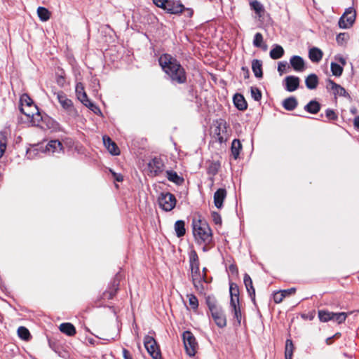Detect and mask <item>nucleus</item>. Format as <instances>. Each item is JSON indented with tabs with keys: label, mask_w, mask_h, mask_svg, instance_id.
I'll use <instances>...</instances> for the list:
<instances>
[{
	"label": "nucleus",
	"mask_w": 359,
	"mask_h": 359,
	"mask_svg": "<svg viewBox=\"0 0 359 359\" xmlns=\"http://www.w3.org/2000/svg\"><path fill=\"white\" fill-rule=\"evenodd\" d=\"M20 107L24 108H34V110H37V107L34 104L33 100L27 94H23L20 97Z\"/></svg>",
	"instance_id": "cd10ccee"
},
{
	"label": "nucleus",
	"mask_w": 359,
	"mask_h": 359,
	"mask_svg": "<svg viewBox=\"0 0 359 359\" xmlns=\"http://www.w3.org/2000/svg\"><path fill=\"white\" fill-rule=\"evenodd\" d=\"M305 84L310 90L316 89L318 84V78L316 74H309L305 79Z\"/></svg>",
	"instance_id": "c85d7f7f"
},
{
	"label": "nucleus",
	"mask_w": 359,
	"mask_h": 359,
	"mask_svg": "<svg viewBox=\"0 0 359 359\" xmlns=\"http://www.w3.org/2000/svg\"><path fill=\"white\" fill-rule=\"evenodd\" d=\"M242 149V144L238 139H234L231 143V151L235 160L239 157L240 152Z\"/></svg>",
	"instance_id": "7c9ffc66"
},
{
	"label": "nucleus",
	"mask_w": 359,
	"mask_h": 359,
	"mask_svg": "<svg viewBox=\"0 0 359 359\" xmlns=\"http://www.w3.org/2000/svg\"><path fill=\"white\" fill-rule=\"evenodd\" d=\"M158 62L172 83L183 84L187 82V72L175 57L165 53L160 56Z\"/></svg>",
	"instance_id": "f257e3e1"
},
{
	"label": "nucleus",
	"mask_w": 359,
	"mask_h": 359,
	"mask_svg": "<svg viewBox=\"0 0 359 359\" xmlns=\"http://www.w3.org/2000/svg\"><path fill=\"white\" fill-rule=\"evenodd\" d=\"M347 316L348 315L346 312H333L332 320L337 322L338 324H341L345 322Z\"/></svg>",
	"instance_id": "a18cd8bd"
},
{
	"label": "nucleus",
	"mask_w": 359,
	"mask_h": 359,
	"mask_svg": "<svg viewBox=\"0 0 359 359\" xmlns=\"http://www.w3.org/2000/svg\"><path fill=\"white\" fill-rule=\"evenodd\" d=\"M290 64L295 72H301L305 69V62L301 56H292L290 59Z\"/></svg>",
	"instance_id": "f3484780"
},
{
	"label": "nucleus",
	"mask_w": 359,
	"mask_h": 359,
	"mask_svg": "<svg viewBox=\"0 0 359 359\" xmlns=\"http://www.w3.org/2000/svg\"><path fill=\"white\" fill-rule=\"evenodd\" d=\"M205 303L208 307L209 311H211L212 310L217 309L219 307L217 304V302L214 296H208L205 297Z\"/></svg>",
	"instance_id": "ea45409f"
},
{
	"label": "nucleus",
	"mask_w": 359,
	"mask_h": 359,
	"mask_svg": "<svg viewBox=\"0 0 359 359\" xmlns=\"http://www.w3.org/2000/svg\"><path fill=\"white\" fill-rule=\"evenodd\" d=\"M37 14L39 19L43 22L48 20L50 16V11L46 8L42 6H39L37 8Z\"/></svg>",
	"instance_id": "4c0bfd02"
},
{
	"label": "nucleus",
	"mask_w": 359,
	"mask_h": 359,
	"mask_svg": "<svg viewBox=\"0 0 359 359\" xmlns=\"http://www.w3.org/2000/svg\"><path fill=\"white\" fill-rule=\"evenodd\" d=\"M192 229L194 238L198 244L208 245L212 243V230L205 220L193 219Z\"/></svg>",
	"instance_id": "f03ea898"
},
{
	"label": "nucleus",
	"mask_w": 359,
	"mask_h": 359,
	"mask_svg": "<svg viewBox=\"0 0 359 359\" xmlns=\"http://www.w3.org/2000/svg\"><path fill=\"white\" fill-rule=\"evenodd\" d=\"M295 292H296V288L295 287H291V288H289V289L281 290V292L283 293V294H284L285 297H287V296L291 295L292 294H294Z\"/></svg>",
	"instance_id": "680f3d73"
},
{
	"label": "nucleus",
	"mask_w": 359,
	"mask_h": 359,
	"mask_svg": "<svg viewBox=\"0 0 359 359\" xmlns=\"http://www.w3.org/2000/svg\"><path fill=\"white\" fill-rule=\"evenodd\" d=\"M86 107L90 109L94 114L100 116H102V113L95 103L90 101V100L87 97V99H82L80 100Z\"/></svg>",
	"instance_id": "2f4dec72"
},
{
	"label": "nucleus",
	"mask_w": 359,
	"mask_h": 359,
	"mask_svg": "<svg viewBox=\"0 0 359 359\" xmlns=\"http://www.w3.org/2000/svg\"><path fill=\"white\" fill-rule=\"evenodd\" d=\"M355 11L353 7H349L345 10V12L339 18V26L343 29L349 28L353 25L355 20Z\"/></svg>",
	"instance_id": "0eeeda50"
},
{
	"label": "nucleus",
	"mask_w": 359,
	"mask_h": 359,
	"mask_svg": "<svg viewBox=\"0 0 359 359\" xmlns=\"http://www.w3.org/2000/svg\"><path fill=\"white\" fill-rule=\"evenodd\" d=\"M301 317L304 319V320H311L313 319L314 318V313L313 312H311V313H302L301 315Z\"/></svg>",
	"instance_id": "338daca9"
},
{
	"label": "nucleus",
	"mask_w": 359,
	"mask_h": 359,
	"mask_svg": "<svg viewBox=\"0 0 359 359\" xmlns=\"http://www.w3.org/2000/svg\"><path fill=\"white\" fill-rule=\"evenodd\" d=\"M18 335L20 339L25 341L29 340L32 337L29 330L24 326H20L18 327Z\"/></svg>",
	"instance_id": "37998d69"
},
{
	"label": "nucleus",
	"mask_w": 359,
	"mask_h": 359,
	"mask_svg": "<svg viewBox=\"0 0 359 359\" xmlns=\"http://www.w3.org/2000/svg\"><path fill=\"white\" fill-rule=\"evenodd\" d=\"M229 292L231 296V299H235L236 302H239V288L236 283H229Z\"/></svg>",
	"instance_id": "e433bc0d"
},
{
	"label": "nucleus",
	"mask_w": 359,
	"mask_h": 359,
	"mask_svg": "<svg viewBox=\"0 0 359 359\" xmlns=\"http://www.w3.org/2000/svg\"><path fill=\"white\" fill-rule=\"evenodd\" d=\"M76 94L79 100L87 99V94L84 90L82 83H77L76 86Z\"/></svg>",
	"instance_id": "de8ad7c7"
},
{
	"label": "nucleus",
	"mask_w": 359,
	"mask_h": 359,
	"mask_svg": "<svg viewBox=\"0 0 359 359\" xmlns=\"http://www.w3.org/2000/svg\"><path fill=\"white\" fill-rule=\"evenodd\" d=\"M123 357L124 359H133V357L130 354V353L129 352V351H128L127 349L126 348H123Z\"/></svg>",
	"instance_id": "774afa93"
},
{
	"label": "nucleus",
	"mask_w": 359,
	"mask_h": 359,
	"mask_svg": "<svg viewBox=\"0 0 359 359\" xmlns=\"http://www.w3.org/2000/svg\"><path fill=\"white\" fill-rule=\"evenodd\" d=\"M284 55L283 48L278 44H275L270 51V57L273 60L282 57Z\"/></svg>",
	"instance_id": "72a5a7b5"
},
{
	"label": "nucleus",
	"mask_w": 359,
	"mask_h": 359,
	"mask_svg": "<svg viewBox=\"0 0 359 359\" xmlns=\"http://www.w3.org/2000/svg\"><path fill=\"white\" fill-rule=\"evenodd\" d=\"M332 315L333 312L325 309L318 310V318L320 321L323 323L332 320Z\"/></svg>",
	"instance_id": "c9c22d12"
},
{
	"label": "nucleus",
	"mask_w": 359,
	"mask_h": 359,
	"mask_svg": "<svg viewBox=\"0 0 359 359\" xmlns=\"http://www.w3.org/2000/svg\"><path fill=\"white\" fill-rule=\"evenodd\" d=\"M235 107L240 111H244L248 107V103L242 94L236 93L233 97Z\"/></svg>",
	"instance_id": "412c9836"
},
{
	"label": "nucleus",
	"mask_w": 359,
	"mask_h": 359,
	"mask_svg": "<svg viewBox=\"0 0 359 359\" xmlns=\"http://www.w3.org/2000/svg\"><path fill=\"white\" fill-rule=\"evenodd\" d=\"M320 104L315 100H311L304 106V110L310 114H316L320 110Z\"/></svg>",
	"instance_id": "a878e982"
},
{
	"label": "nucleus",
	"mask_w": 359,
	"mask_h": 359,
	"mask_svg": "<svg viewBox=\"0 0 359 359\" xmlns=\"http://www.w3.org/2000/svg\"><path fill=\"white\" fill-rule=\"evenodd\" d=\"M226 196V190L224 188L218 189L214 194V204L218 209L223 207V202Z\"/></svg>",
	"instance_id": "a211bd4d"
},
{
	"label": "nucleus",
	"mask_w": 359,
	"mask_h": 359,
	"mask_svg": "<svg viewBox=\"0 0 359 359\" xmlns=\"http://www.w3.org/2000/svg\"><path fill=\"white\" fill-rule=\"evenodd\" d=\"M153 3L161 8H163L165 6V3H168V0H152Z\"/></svg>",
	"instance_id": "e2e57ef3"
},
{
	"label": "nucleus",
	"mask_w": 359,
	"mask_h": 359,
	"mask_svg": "<svg viewBox=\"0 0 359 359\" xmlns=\"http://www.w3.org/2000/svg\"><path fill=\"white\" fill-rule=\"evenodd\" d=\"M175 0H168V3H165V6L163 7V10L168 13V9L172 8Z\"/></svg>",
	"instance_id": "69168bd1"
},
{
	"label": "nucleus",
	"mask_w": 359,
	"mask_h": 359,
	"mask_svg": "<svg viewBox=\"0 0 359 359\" xmlns=\"http://www.w3.org/2000/svg\"><path fill=\"white\" fill-rule=\"evenodd\" d=\"M189 265L191 271V278L200 276L199 259L195 250H191L189 254Z\"/></svg>",
	"instance_id": "4468645a"
},
{
	"label": "nucleus",
	"mask_w": 359,
	"mask_h": 359,
	"mask_svg": "<svg viewBox=\"0 0 359 359\" xmlns=\"http://www.w3.org/2000/svg\"><path fill=\"white\" fill-rule=\"evenodd\" d=\"M144 347L154 359H161V353L156 341L153 337L147 335L144 338Z\"/></svg>",
	"instance_id": "423d86ee"
},
{
	"label": "nucleus",
	"mask_w": 359,
	"mask_h": 359,
	"mask_svg": "<svg viewBox=\"0 0 359 359\" xmlns=\"http://www.w3.org/2000/svg\"><path fill=\"white\" fill-rule=\"evenodd\" d=\"M110 172L112 174L115 181L120 182L123 180V176L121 173H116L112 170H110Z\"/></svg>",
	"instance_id": "bf43d9fd"
},
{
	"label": "nucleus",
	"mask_w": 359,
	"mask_h": 359,
	"mask_svg": "<svg viewBox=\"0 0 359 359\" xmlns=\"http://www.w3.org/2000/svg\"><path fill=\"white\" fill-rule=\"evenodd\" d=\"M182 339L187 354L190 357L194 356L198 345L193 333L189 330L184 331L182 333Z\"/></svg>",
	"instance_id": "20e7f679"
},
{
	"label": "nucleus",
	"mask_w": 359,
	"mask_h": 359,
	"mask_svg": "<svg viewBox=\"0 0 359 359\" xmlns=\"http://www.w3.org/2000/svg\"><path fill=\"white\" fill-rule=\"evenodd\" d=\"M189 303L192 309L196 310L198 307V300L194 294H187Z\"/></svg>",
	"instance_id": "8fccbe9b"
},
{
	"label": "nucleus",
	"mask_w": 359,
	"mask_h": 359,
	"mask_svg": "<svg viewBox=\"0 0 359 359\" xmlns=\"http://www.w3.org/2000/svg\"><path fill=\"white\" fill-rule=\"evenodd\" d=\"M325 116L330 121H337L338 119L337 114L333 109L330 108L325 110Z\"/></svg>",
	"instance_id": "5fc2aeb1"
},
{
	"label": "nucleus",
	"mask_w": 359,
	"mask_h": 359,
	"mask_svg": "<svg viewBox=\"0 0 359 359\" xmlns=\"http://www.w3.org/2000/svg\"><path fill=\"white\" fill-rule=\"evenodd\" d=\"M230 308L231 313L233 314V318L236 320L238 325H240L241 323V311L239 304V302H236L235 299H230Z\"/></svg>",
	"instance_id": "6ab92c4d"
},
{
	"label": "nucleus",
	"mask_w": 359,
	"mask_h": 359,
	"mask_svg": "<svg viewBox=\"0 0 359 359\" xmlns=\"http://www.w3.org/2000/svg\"><path fill=\"white\" fill-rule=\"evenodd\" d=\"M252 69L255 77L258 79L263 77L262 62L261 60L254 59L252 61Z\"/></svg>",
	"instance_id": "b1692460"
},
{
	"label": "nucleus",
	"mask_w": 359,
	"mask_h": 359,
	"mask_svg": "<svg viewBox=\"0 0 359 359\" xmlns=\"http://www.w3.org/2000/svg\"><path fill=\"white\" fill-rule=\"evenodd\" d=\"M175 231L178 238L184 236L186 233L185 222L184 220H177L175 223Z\"/></svg>",
	"instance_id": "473e14b6"
},
{
	"label": "nucleus",
	"mask_w": 359,
	"mask_h": 359,
	"mask_svg": "<svg viewBox=\"0 0 359 359\" xmlns=\"http://www.w3.org/2000/svg\"><path fill=\"white\" fill-rule=\"evenodd\" d=\"M63 149L62 144L57 140H53L48 142L46 145L43 143L34 145L32 149L27 150V156L29 159L34 158L39 153H48L54 154L60 153Z\"/></svg>",
	"instance_id": "7ed1b4c3"
},
{
	"label": "nucleus",
	"mask_w": 359,
	"mask_h": 359,
	"mask_svg": "<svg viewBox=\"0 0 359 359\" xmlns=\"http://www.w3.org/2000/svg\"><path fill=\"white\" fill-rule=\"evenodd\" d=\"M220 168V163L219 162L212 161L211 162L208 168L207 172L208 175H210L211 177H214L218 172Z\"/></svg>",
	"instance_id": "c03bdc74"
},
{
	"label": "nucleus",
	"mask_w": 359,
	"mask_h": 359,
	"mask_svg": "<svg viewBox=\"0 0 359 359\" xmlns=\"http://www.w3.org/2000/svg\"><path fill=\"white\" fill-rule=\"evenodd\" d=\"M185 6L180 2V1H175L172 8L168 9L169 14L180 15L184 12Z\"/></svg>",
	"instance_id": "f704fd0d"
},
{
	"label": "nucleus",
	"mask_w": 359,
	"mask_h": 359,
	"mask_svg": "<svg viewBox=\"0 0 359 359\" xmlns=\"http://www.w3.org/2000/svg\"><path fill=\"white\" fill-rule=\"evenodd\" d=\"M229 271L232 274V275H237L238 273V267L236 264H231L229 266Z\"/></svg>",
	"instance_id": "0e129e2a"
},
{
	"label": "nucleus",
	"mask_w": 359,
	"mask_h": 359,
	"mask_svg": "<svg viewBox=\"0 0 359 359\" xmlns=\"http://www.w3.org/2000/svg\"><path fill=\"white\" fill-rule=\"evenodd\" d=\"M20 111L25 114L28 118H34V116L36 115V118H39L41 116L40 113L39 112V110H34V108H24L20 107Z\"/></svg>",
	"instance_id": "a19ab883"
},
{
	"label": "nucleus",
	"mask_w": 359,
	"mask_h": 359,
	"mask_svg": "<svg viewBox=\"0 0 359 359\" xmlns=\"http://www.w3.org/2000/svg\"><path fill=\"white\" fill-rule=\"evenodd\" d=\"M250 93L255 101L259 102L261 100L262 94L261 90L257 87L252 86L250 88Z\"/></svg>",
	"instance_id": "09e8293b"
},
{
	"label": "nucleus",
	"mask_w": 359,
	"mask_h": 359,
	"mask_svg": "<svg viewBox=\"0 0 359 359\" xmlns=\"http://www.w3.org/2000/svg\"><path fill=\"white\" fill-rule=\"evenodd\" d=\"M192 283L196 288V290L200 292H202L205 290L204 285L203 284V281L196 280V277H192Z\"/></svg>",
	"instance_id": "864d4df0"
},
{
	"label": "nucleus",
	"mask_w": 359,
	"mask_h": 359,
	"mask_svg": "<svg viewBox=\"0 0 359 359\" xmlns=\"http://www.w3.org/2000/svg\"><path fill=\"white\" fill-rule=\"evenodd\" d=\"M323 55V51L317 47H313L309 50V57L313 62H319L322 60Z\"/></svg>",
	"instance_id": "4be33fe9"
},
{
	"label": "nucleus",
	"mask_w": 359,
	"mask_h": 359,
	"mask_svg": "<svg viewBox=\"0 0 359 359\" xmlns=\"http://www.w3.org/2000/svg\"><path fill=\"white\" fill-rule=\"evenodd\" d=\"M7 146V137L5 133L0 132V158L3 156Z\"/></svg>",
	"instance_id": "49530a36"
},
{
	"label": "nucleus",
	"mask_w": 359,
	"mask_h": 359,
	"mask_svg": "<svg viewBox=\"0 0 359 359\" xmlns=\"http://www.w3.org/2000/svg\"><path fill=\"white\" fill-rule=\"evenodd\" d=\"M326 82L327 90L329 92H332L335 97L339 95L348 99L351 98L349 93L346 90V89L339 84L335 83L333 80L327 79Z\"/></svg>",
	"instance_id": "1a4fd4ad"
},
{
	"label": "nucleus",
	"mask_w": 359,
	"mask_h": 359,
	"mask_svg": "<svg viewBox=\"0 0 359 359\" xmlns=\"http://www.w3.org/2000/svg\"><path fill=\"white\" fill-rule=\"evenodd\" d=\"M330 69L332 75L337 77L341 76L344 71V67L334 62H331Z\"/></svg>",
	"instance_id": "58836bf2"
},
{
	"label": "nucleus",
	"mask_w": 359,
	"mask_h": 359,
	"mask_svg": "<svg viewBox=\"0 0 359 359\" xmlns=\"http://www.w3.org/2000/svg\"><path fill=\"white\" fill-rule=\"evenodd\" d=\"M294 344L291 339H287L285 341V355L290 354V355H293L294 351Z\"/></svg>",
	"instance_id": "603ef678"
},
{
	"label": "nucleus",
	"mask_w": 359,
	"mask_h": 359,
	"mask_svg": "<svg viewBox=\"0 0 359 359\" xmlns=\"http://www.w3.org/2000/svg\"><path fill=\"white\" fill-rule=\"evenodd\" d=\"M160 208L164 211H171L176 205L177 200L174 194L166 192L161 193L158 198Z\"/></svg>",
	"instance_id": "39448f33"
},
{
	"label": "nucleus",
	"mask_w": 359,
	"mask_h": 359,
	"mask_svg": "<svg viewBox=\"0 0 359 359\" xmlns=\"http://www.w3.org/2000/svg\"><path fill=\"white\" fill-rule=\"evenodd\" d=\"M217 126L214 130L213 138L219 144H222L226 141L225 134L226 133V122L223 119L217 121Z\"/></svg>",
	"instance_id": "9d476101"
},
{
	"label": "nucleus",
	"mask_w": 359,
	"mask_h": 359,
	"mask_svg": "<svg viewBox=\"0 0 359 359\" xmlns=\"http://www.w3.org/2000/svg\"><path fill=\"white\" fill-rule=\"evenodd\" d=\"M60 331L69 337H72L76 334V328L70 323H63L59 327Z\"/></svg>",
	"instance_id": "5701e85b"
},
{
	"label": "nucleus",
	"mask_w": 359,
	"mask_h": 359,
	"mask_svg": "<svg viewBox=\"0 0 359 359\" xmlns=\"http://www.w3.org/2000/svg\"><path fill=\"white\" fill-rule=\"evenodd\" d=\"M57 98L62 107L66 110L69 114L72 116H75L76 114V111L73 105L72 101L67 98L65 93L62 91L57 93Z\"/></svg>",
	"instance_id": "f8f14e48"
},
{
	"label": "nucleus",
	"mask_w": 359,
	"mask_h": 359,
	"mask_svg": "<svg viewBox=\"0 0 359 359\" xmlns=\"http://www.w3.org/2000/svg\"><path fill=\"white\" fill-rule=\"evenodd\" d=\"M285 298L284 294L281 292V290L278 291L273 294V301L276 304L280 303Z\"/></svg>",
	"instance_id": "13d9d810"
},
{
	"label": "nucleus",
	"mask_w": 359,
	"mask_h": 359,
	"mask_svg": "<svg viewBox=\"0 0 359 359\" xmlns=\"http://www.w3.org/2000/svg\"><path fill=\"white\" fill-rule=\"evenodd\" d=\"M287 63V62H280L278 65V72L280 73V74H282L286 68Z\"/></svg>",
	"instance_id": "052dcab7"
},
{
	"label": "nucleus",
	"mask_w": 359,
	"mask_h": 359,
	"mask_svg": "<svg viewBox=\"0 0 359 359\" xmlns=\"http://www.w3.org/2000/svg\"><path fill=\"white\" fill-rule=\"evenodd\" d=\"M349 36L347 33H340L337 36L336 41L339 45H343L346 42Z\"/></svg>",
	"instance_id": "6e6d98bb"
},
{
	"label": "nucleus",
	"mask_w": 359,
	"mask_h": 359,
	"mask_svg": "<svg viewBox=\"0 0 359 359\" xmlns=\"http://www.w3.org/2000/svg\"><path fill=\"white\" fill-rule=\"evenodd\" d=\"M167 178L169 181L177 185H182L184 181V178L180 176L175 171L172 170L166 171Z\"/></svg>",
	"instance_id": "bb28decb"
},
{
	"label": "nucleus",
	"mask_w": 359,
	"mask_h": 359,
	"mask_svg": "<svg viewBox=\"0 0 359 359\" xmlns=\"http://www.w3.org/2000/svg\"><path fill=\"white\" fill-rule=\"evenodd\" d=\"M211 217H212V219L215 224H217V225L222 224V217H221V215H219V213H218L217 212L213 211L211 212Z\"/></svg>",
	"instance_id": "4d7b16f0"
},
{
	"label": "nucleus",
	"mask_w": 359,
	"mask_h": 359,
	"mask_svg": "<svg viewBox=\"0 0 359 359\" xmlns=\"http://www.w3.org/2000/svg\"><path fill=\"white\" fill-rule=\"evenodd\" d=\"M243 282L246 290L253 302H255V290L253 287L252 280L248 273L244 274Z\"/></svg>",
	"instance_id": "aec40b11"
},
{
	"label": "nucleus",
	"mask_w": 359,
	"mask_h": 359,
	"mask_svg": "<svg viewBox=\"0 0 359 359\" xmlns=\"http://www.w3.org/2000/svg\"><path fill=\"white\" fill-rule=\"evenodd\" d=\"M250 6L252 10L255 11L256 15L260 18L265 13L264 6L258 1L253 0L250 2Z\"/></svg>",
	"instance_id": "c756f323"
},
{
	"label": "nucleus",
	"mask_w": 359,
	"mask_h": 359,
	"mask_svg": "<svg viewBox=\"0 0 359 359\" xmlns=\"http://www.w3.org/2000/svg\"><path fill=\"white\" fill-rule=\"evenodd\" d=\"M300 79L296 76H287L283 81L284 88L288 92L295 91L299 86Z\"/></svg>",
	"instance_id": "2eb2a0df"
},
{
	"label": "nucleus",
	"mask_w": 359,
	"mask_h": 359,
	"mask_svg": "<svg viewBox=\"0 0 359 359\" xmlns=\"http://www.w3.org/2000/svg\"><path fill=\"white\" fill-rule=\"evenodd\" d=\"M102 140L104 147L111 155L118 156L120 154L119 148L109 136L104 135Z\"/></svg>",
	"instance_id": "dca6fc26"
},
{
	"label": "nucleus",
	"mask_w": 359,
	"mask_h": 359,
	"mask_svg": "<svg viewBox=\"0 0 359 359\" xmlns=\"http://www.w3.org/2000/svg\"><path fill=\"white\" fill-rule=\"evenodd\" d=\"M148 168L154 176H158L164 170V161L161 157L154 156L148 163Z\"/></svg>",
	"instance_id": "9b49d317"
},
{
	"label": "nucleus",
	"mask_w": 359,
	"mask_h": 359,
	"mask_svg": "<svg viewBox=\"0 0 359 359\" xmlns=\"http://www.w3.org/2000/svg\"><path fill=\"white\" fill-rule=\"evenodd\" d=\"M253 46L257 48H261L263 43V36L261 33L257 32L254 36Z\"/></svg>",
	"instance_id": "3c124183"
},
{
	"label": "nucleus",
	"mask_w": 359,
	"mask_h": 359,
	"mask_svg": "<svg viewBox=\"0 0 359 359\" xmlns=\"http://www.w3.org/2000/svg\"><path fill=\"white\" fill-rule=\"evenodd\" d=\"M283 108L287 111L294 110L298 105L297 100L294 96H290L283 101Z\"/></svg>",
	"instance_id": "393cba45"
},
{
	"label": "nucleus",
	"mask_w": 359,
	"mask_h": 359,
	"mask_svg": "<svg viewBox=\"0 0 359 359\" xmlns=\"http://www.w3.org/2000/svg\"><path fill=\"white\" fill-rule=\"evenodd\" d=\"M40 119L46 123V126L47 127L49 128V129H56L57 126H58V123L54 121L52 118L49 117L47 115H45V116H40Z\"/></svg>",
	"instance_id": "79ce46f5"
},
{
	"label": "nucleus",
	"mask_w": 359,
	"mask_h": 359,
	"mask_svg": "<svg viewBox=\"0 0 359 359\" xmlns=\"http://www.w3.org/2000/svg\"><path fill=\"white\" fill-rule=\"evenodd\" d=\"M121 279V275L120 273H117L114 277L113 280L110 282L107 289L102 294L103 299H112L116 294L119 290L120 281Z\"/></svg>",
	"instance_id": "6e6552de"
},
{
	"label": "nucleus",
	"mask_w": 359,
	"mask_h": 359,
	"mask_svg": "<svg viewBox=\"0 0 359 359\" xmlns=\"http://www.w3.org/2000/svg\"><path fill=\"white\" fill-rule=\"evenodd\" d=\"M215 324L220 328L226 325V319L222 307L210 311Z\"/></svg>",
	"instance_id": "ddd939ff"
}]
</instances>
